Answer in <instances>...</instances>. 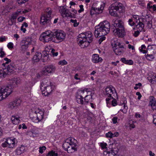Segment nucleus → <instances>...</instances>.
<instances>
[{
    "mask_svg": "<svg viewBox=\"0 0 156 156\" xmlns=\"http://www.w3.org/2000/svg\"><path fill=\"white\" fill-rule=\"evenodd\" d=\"M51 53L52 54L53 56H57L58 55V52H55V50L54 49H52L51 51Z\"/></svg>",
    "mask_w": 156,
    "mask_h": 156,
    "instance_id": "55",
    "label": "nucleus"
},
{
    "mask_svg": "<svg viewBox=\"0 0 156 156\" xmlns=\"http://www.w3.org/2000/svg\"><path fill=\"white\" fill-rule=\"evenodd\" d=\"M70 22L73 23V25L74 27H77L79 24V22H77V20H70Z\"/></svg>",
    "mask_w": 156,
    "mask_h": 156,
    "instance_id": "44",
    "label": "nucleus"
},
{
    "mask_svg": "<svg viewBox=\"0 0 156 156\" xmlns=\"http://www.w3.org/2000/svg\"><path fill=\"white\" fill-rule=\"evenodd\" d=\"M53 32L50 30L46 31L43 32L40 36L39 39L41 41L44 43H49L51 41L54 42L53 38Z\"/></svg>",
    "mask_w": 156,
    "mask_h": 156,
    "instance_id": "7",
    "label": "nucleus"
},
{
    "mask_svg": "<svg viewBox=\"0 0 156 156\" xmlns=\"http://www.w3.org/2000/svg\"><path fill=\"white\" fill-rule=\"evenodd\" d=\"M111 44L115 54L120 55L124 52L125 48L123 44L117 41L116 39L111 40Z\"/></svg>",
    "mask_w": 156,
    "mask_h": 156,
    "instance_id": "5",
    "label": "nucleus"
},
{
    "mask_svg": "<svg viewBox=\"0 0 156 156\" xmlns=\"http://www.w3.org/2000/svg\"><path fill=\"white\" fill-rule=\"evenodd\" d=\"M6 140L7 143H8L9 148H13L16 146V144L15 142V138L13 137L8 138Z\"/></svg>",
    "mask_w": 156,
    "mask_h": 156,
    "instance_id": "21",
    "label": "nucleus"
},
{
    "mask_svg": "<svg viewBox=\"0 0 156 156\" xmlns=\"http://www.w3.org/2000/svg\"><path fill=\"white\" fill-rule=\"evenodd\" d=\"M79 6L80 9L78 10V12L79 13H80L84 11L83 6V5H80Z\"/></svg>",
    "mask_w": 156,
    "mask_h": 156,
    "instance_id": "63",
    "label": "nucleus"
},
{
    "mask_svg": "<svg viewBox=\"0 0 156 156\" xmlns=\"http://www.w3.org/2000/svg\"><path fill=\"white\" fill-rule=\"evenodd\" d=\"M20 117L17 114H15L12 115L11 117V120L12 122L14 124L17 125L20 122Z\"/></svg>",
    "mask_w": 156,
    "mask_h": 156,
    "instance_id": "23",
    "label": "nucleus"
},
{
    "mask_svg": "<svg viewBox=\"0 0 156 156\" xmlns=\"http://www.w3.org/2000/svg\"><path fill=\"white\" fill-rule=\"evenodd\" d=\"M151 51H153L152 49H150V48H147V53L145 54V57L147 59L148 61H151L155 58V56H154L152 54Z\"/></svg>",
    "mask_w": 156,
    "mask_h": 156,
    "instance_id": "18",
    "label": "nucleus"
},
{
    "mask_svg": "<svg viewBox=\"0 0 156 156\" xmlns=\"http://www.w3.org/2000/svg\"><path fill=\"white\" fill-rule=\"evenodd\" d=\"M118 118L117 117H114L112 119V121L114 124H115L117 122Z\"/></svg>",
    "mask_w": 156,
    "mask_h": 156,
    "instance_id": "60",
    "label": "nucleus"
},
{
    "mask_svg": "<svg viewBox=\"0 0 156 156\" xmlns=\"http://www.w3.org/2000/svg\"><path fill=\"white\" fill-rule=\"evenodd\" d=\"M141 31H140L139 30H137L135 31L134 32V33L133 34L134 36L135 37H137L139 35L140 32Z\"/></svg>",
    "mask_w": 156,
    "mask_h": 156,
    "instance_id": "62",
    "label": "nucleus"
},
{
    "mask_svg": "<svg viewBox=\"0 0 156 156\" xmlns=\"http://www.w3.org/2000/svg\"><path fill=\"white\" fill-rule=\"evenodd\" d=\"M53 38H56L60 42L62 41L65 38L66 34L62 30H58L53 32Z\"/></svg>",
    "mask_w": 156,
    "mask_h": 156,
    "instance_id": "11",
    "label": "nucleus"
},
{
    "mask_svg": "<svg viewBox=\"0 0 156 156\" xmlns=\"http://www.w3.org/2000/svg\"><path fill=\"white\" fill-rule=\"evenodd\" d=\"M39 149V153L42 154L43 153V151H45L46 149V148L45 146H43L40 147Z\"/></svg>",
    "mask_w": 156,
    "mask_h": 156,
    "instance_id": "45",
    "label": "nucleus"
},
{
    "mask_svg": "<svg viewBox=\"0 0 156 156\" xmlns=\"http://www.w3.org/2000/svg\"><path fill=\"white\" fill-rule=\"evenodd\" d=\"M92 93H90V95L87 94L86 95L85 97L84 98V102L85 103H88L89 102V101L90 99H92Z\"/></svg>",
    "mask_w": 156,
    "mask_h": 156,
    "instance_id": "37",
    "label": "nucleus"
},
{
    "mask_svg": "<svg viewBox=\"0 0 156 156\" xmlns=\"http://www.w3.org/2000/svg\"><path fill=\"white\" fill-rule=\"evenodd\" d=\"M2 48H1L0 49V57L1 58H3L5 55V54Z\"/></svg>",
    "mask_w": 156,
    "mask_h": 156,
    "instance_id": "50",
    "label": "nucleus"
},
{
    "mask_svg": "<svg viewBox=\"0 0 156 156\" xmlns=\"http://www.w3.org/2000/svg\"><path fill=\"white\" fill-rule=\"evenodd\" d=\"M6 38L5 36H2L0 37V42H2L6 41Z\"/></svg>",
    "mask_w": 156,
    "mask_h": 156,
    "instance_id": "64",
    "label": "nucleus"
},
{
    "mask_svg": "<svg viewBox=\"0 0 156 156\" xmlns=\"http://www.w3.org/2000/svg\"><path fill=\"white\" fill-rule=\"evenodd\" d=\"M128 22L129 24L132 27L135 24V23L133 21V20L131 19H129Z\"/></svg>",
    "mask_w": 156,
    "mask_h": 156,
    "instance_id": "52",
    "label": "nucleus"
},
{
    "mask_svg": "<svg viewBox=\"0 0 156 156\" xmlns=\"http://www.w3.org/2000/svg\"><path fill=\"white\" fill-rule=\"evenodd\" d=\"M42 55L41 53L36 52L33 58L34 62H37L42 58Z\"/></svg>",
    "mask_w": 156,
    "mask_h": 156,
    "instance_id": "27",
    "label": "nucleus"
},
{
    "mask_svg": "<svg viewBox=\"0 0 156 156\" xmlns=\"http://www.w3.org/2000/svg\"><path fill=\"white\" fill-rule=\"evenodd\" d=\"M70 145L69 143L68 142L66 141V140L65 142L63 144L62 147L64 148L65 151H66Z\"/></svg>",
    "mask_w": 156,
    "mask_h": 156,
    "instance_id": "40",
    "label": "nucleus"
},
{
    "mask_svg": "<svg viewBox=\"0 0 156 156\" xmlns=\"http://www.w3.org/2000/svg\"><path fill=\"white\" fill-rule=\"evenodd\" d=\"M113 133L111 132H109L108 133L106 134V136L107 137L112 138L113 137Z\"/></svg>",
    "mask_w": 156,
    "mask_h": 156,
    "instance_id": "53",
    "label": "nucleus"
},
{
    "mask_svg": "<svg viewBox=\"0 0 156 156\" xmlns=\"http://www.w3.org/2000/svg\"><path fill=\"white\" fill-rule=\"evenodd\" d=\"M147 26L148 28L150 29L152 27V21L151 20H148L147 23Z\"/></svg>",
    "mask_w": 156,
    "mask_h": 156,
    "instance_id": "47",
    "label": "nucleus"
},
{
    "mask_svg": "<svg viewBox=\"0 0 156 156\" xmlns=\"http://www.w3.org/2000/svg\"><path fill=\"white\" fill-rule=\"evenodd\" d=\"M105 95L109 97L106 99L107 104L110 102V101L113 99V96H117V93L115 88L112 86H107L105 89Z\"/></svg>",
    "mask_w": 156,
    "mask_h": 156,
    "instance_id": "8",
    "label": "nucleus"
},
{
    "mask_svg": "<svg viewBox=\"0 0 156 156\" xmlns=\"http://www.w3.org/2000/svg\"><path fill=\"white\" fill-rule=\"evenodd\" d=\"M67 9H66V8L64 7V6H62L60 8V9L59 10V12L61 16L62 17H64V14L66 13V11H67Z\"/></svg>",
    "mask_w": 156,
    "mask_h": 156,
    "instance_id": "38",
    "label": "nucleus"
},
{
    "mask_svg": "<svg viewBox=\"0 0 156 156\" xmlns=\"http://www.w3.org/2000/svg\"><path fill=\"white\" fill-rule=\"evenodd\" d=\"M115 9H112L111 8V5L109 7V12L110 14L112 16L114 17H117L118 16V14L116 12L117 11H115Z\"/></svg>",
    "mask_w": 156,
    "mask_h": 156,
    "instance_id": "31",
    "label": "nucleus"
},
{
    "mask_svg": "<svg viewBox=\"0 0 156 156\" xmlns=\"http://www.w3.org/2000/svg\"><path fill=\"white\" fill-rule=\"evenodd\" d=\"M111 8L115 9L116 11H118L120 13H124L125 11V7L123 5L119 2H115L111 5Z\"/></svg>",
    "mask_w": 156,
    "mask_h": 156,
    "instance_id": "12",
    "label": "nucleus"
},
{
    "mask_svg": "<svg viewBox=\"0 0 156 156\" xmlns=\"http://www.w3.org/2000/svg\"><path fill=\"white\" fill-rule=\"evenodd\" d=\"M12 92V89L8 87H0V101L6 98Z\"/></svg>",
    "mask_w": 156,
    "mask_h": 156,
    "instance_id": "10",
    "label": "nucleus"
},
{
    "mask_svg": "<svg viewBox=\"0 0 156 156\" xmlns=\"http://www.w3.org/2000/svg\"><path fill=\"white\" fill-rule=\"evenodd\" d=\"M67 64V62L65 60L60 61L58 62V64L59 65H66Z\"/></svg>",
    "mask_w": 156,
    "mask_h": 156,
    "instance_id": "46",
    "label": "nucleus"
},
{
    "mask_svg": "<svg viewBox=\"0 0 156 156\" xmlns=\"http://www.w3.org/2000/svg\"><path fill=\"white\" fill-rule=\"evenodd\" d=\"M115 154L114 151L112 150L109 151L108 156H114Z\"/></svg>",
    "mask_w": 156,
    "mask_h": 156,
    "instance_id": "49",
    "label": "nucleus"
},
{
    "mask_svg": "<svg viewBox=\"0 0 156 156\" xmlns=\"http://www.w3.org/2000/svg\"><path fill=\"white\" fill-rule=\"evenodd\" d=\"M146 47L144 44L141 45V47L139 48L140 51L143 54H147V50L145 49Z\"/></svg>",
    "mask_w": 156,
    "mask_h": 156,
    "instance_id": "39",
    "label": "nucleus"
},
{
    "mask_svg": "<svg viewBox=\"0 0 156 156\" xmlns=\"http://www.w3.org/2000/svg\"><path fill=\"white\" fill-rule=\"evenodd\" d=\"M28 0H18V3L20 4H22L24 3Z\"/></svg>",
    "mask_w": 156,
    "mask_h": 156,
    "instance_id": "61",
    "label": "nucleus"
},
{
    "mask_svg": "<svg viewBox=\"0 0 156 156\" xmlns=\"http://www.w3.org/2000/svg\"><path fill=\"white\" fill-rule=\"evenodd\" d=\"M47 156H58V154L55 151H51L48 152Z\"/></svg>",
    "mask_w": 156,
    "mask_h": 156,
    "instance_id": "42",
    "label": "nucleus"
},
{
    "mask_svg": "<svg viewBox=\"0 0 156 156\" xmlns=\"http://www.w3.org/2000/svg\"><path fill=\"white\" fill-rule=\"evenodd\" d=\"M4 60L6 62L5 63H3L2 64V67H4L8 65V64H9V63L11 62V60L7 57L5 58H4Z\"/></svg>",
    "mask_w": 156,
    "mask_h": 156,
    "instance_id": "41",
    "label": "nucleus"
},
{
    "mask_svg": "<svg viewBox=\"0 0 156 156\" xmlns=\"http://www.w3.org/2000/svg\"><path fill=\"white\" fill-rule=\"evenodd\" d=\"M113 100L112 101V105L113 106H115L117 105V102L116 100L113 98Z\"/></svg>",
    "mask_w": 156,
    "mask_h": 156,
    "instance_id": "58",
    "label": "nucleus"
},
{
    "mask_svg": "<svg viewBox=\"0 0 156 156\" xmlns=\"http://www.w3.org/2000/svg\"><path fill=\"white\" fill-rule=\"evenodd\" d=\"M123 103H122V105H123V108L124 109H127L128 108L127 106L126 105V101H125V99H123Z\"/></svg>",
    "mask_w": 156,
    "mask_h": 156,
    "instance_id": "59",
    "label": "nucleus"
},
{
    "mask_svg": "<svg viewBox=\"0 0 156 156\" xmlns=\"http://www.w3.org/2000/svg\"><path fill=\"white\" fill-rule=\"evenodd\" d=\"M55 86L48 79L43 80L41 83V89L43 94L48 96L51 93Z\"/></svg>",
    "mask_w": 156,
    "mask_h": 156,
    "instance_id": "4",
    "label": "nucleus"
},
{
    "mask_svg": "<svg viewBox=\"0 0 156 156\" xmlns=\"http://www.w3.org/2000/svg\"><path fill=\"white\" fill-rule=\"evenodd\" d=\"M66 141L68 142L70 145L76 146L77 141L73 137H69L67 139Z\"/></svg>",
    "mask_w": 156,
    "mask_h": 156,
    "instance_id": "28",
    "label": "nucleus"
},
{
    "mask_svg": "<svg viewBox=\"0 0 156 156\" xmlns=\"http://www.w3.org/2000/svg\"><path fill=\"white\" fill-rule=\"evenodd\" d=\"M21 101L20 99L16 100L9 104L8 107L12 109H15L20 105Z\"/></svg>",
    "mask_w": 156,
    "mask_h": 156,
    "instance_id": "17",
    "label": "nucleus"
},
{
    "mask_svg": "<svg viewBox=\"0 0 156 156\" xmlns=\"http://www.w3.org/2000/svg\"><path fill=\"white\" fill-rule=\"evenodd\" d=\"M104 6L103 5H101V6L100 8H96L92 7L90 10V13L91 15H92L95 13V12L101 13L102 12V10L104 9Z\"/></svg>",
    "mask_w": 156,
    "mask_h": 156,
    "instance_id": "19",
    "label": "nucleus"
},
{
    "mask_svg": "<svg viewBox=\"0 0 156 156\" xmlns=\"http://www.w3.org/2000/svg\"><path fill=\"white\" fill-rule=\"evenodd\" d=\"M1 146L3 148L5 147H9V145L8 144V143H7V140L6 139V141L4 142V143H2V144Z\"/></svg>",
    "mask_w": 156,
    "mask_h": 156,
    "instance_id": "48",
    "label": "nucleus"
},
{
    "mask_svg": "<svg viewBox=\"0 0 156 156\" xmlns=\"http://www.w3.org/2000/svg\"><path fill=\"white\" fill-rule=\"evenodd\" d=\"M111 28L110 23L107 21L100 23L95 28L94 34L96 37L105 35L108 33Z\"/></svg>",
    "mask_w": 156,
    "mask_h": 156,
    "instance_id": "1",
    "label": "nucleus"
},
{
    "mask_svg": "<svg viewBox=\"0 0 156 156\" xmlns=\"http://www.w3.org/2000/svg\"><path fill=\"white\" fill-rule=\"evenodd\" d=\"M7 46L9 49H11L13 48V44L12 42H9L8 43Z\"/></svg>",
    "mask_w": 156,
    "mask_h": 156,
    "instance_id": "56",
    "label": "nucleus"
},
{
    "mask_svg": "<svg viewBox=\"0 0 156 156\" xmlns=\"http://www.w3.org/2000/svg\"><path fill=\"white\" fill-rule=\"evenodd\" d=\"M120 61L124 63L129 65H132L133 64V62L132 60H126L125 58H121Z\"/></svg>",
    "mask_w": 156,
    "mask_h": 156,
    "instance_id": "32",
    "label": "nucleus"
},
{
    "mask_svg": "<svg viewBox=\"0 0 156 156\" xmlns=\"http://www.w3.org/2000/svg\"><path fill=\"white\" fill-rule=\"evenodd\" d=\"M137 23H138L136 25L135 27L133 28V30H139L140 31H141L142 30L144 32L145 31V30L144 29V23L142 22H140L139 20V22H138V21H136Z\"/></svg>",
    "mask_w": 156,
    "mask_h": 156,
    "instance_id": "22",
    "label": "nucleus"
},
{
    "mask_svg": "<svg viewBox=\"0 0 156 156\" xmlns=\"http://www.w3.org/2000/svg\"><path fill=\"white\" fill-rule=\"evenodd\" d=\"M141 86L142 84L141 83H136L135 84V86L134 87V89L135 90H137L140 87H141Z\"/></svg>",
    "mask_w": 156,
    "mask_h": 156,
    "instance_id": "57",
    "label": "nucleus"
},
{
    "mask_svg": "<svg viewBox=\"0 0 156 156\" xmlns=\"http://www.w3.org/2000/svg\"><path fill=\"white\" fill-rule=\"evenodd\" d=\"M20 80L19 77H14L12 79L10 82V85L7 86L6 87H8L11 88L13 91V88L17 87L18 85L20 83Z\"/></svg>",
    "mask_w": 156,
    "mask_h": 156,
    "instance_id": "15",
    "label": "nucleus"
},
{
    "mask_svg": "<svg viewBox=\"0 0 156 156\" xmlns=\"http://www.w3.org/2000/svg\"><path fill=\"white\" fill-rule=\"evenodd\" d=\"M7 74L9 75L10 73H13L15 72L16 67L13 63H11L9 65H7L3 67Z\"/></svg>",
    "mask_w": 156,
    "mask_h": 156,
    "instance_id": "14",
    "label": "nucleus"
},
{
    "mask_svg": "<svg viewBox=\"0 0 156 156\" xmlns=\"http://www.w3.org/2000/svg\"><path fill=\"white\" fill-rule=\"evenodd\" d=\"M77 38L79 45L82 48L88 46L90 43L93 41V35L90 31H88L81 33L78 36Z\"/></svg>",
    "mask_w": 156,
    "mask_h": 156,
    "instance_id": "2",
    "label": "nucleus"
},
{
    "mask_svg": "<svg viewBox=\"0 0 156 156\" xmlns=\"http://www.w3.org/2000/svg\"><path fill=\"white\" fill-rule=\"evenodd\" d=\"M89 93H90V91L87 88L79 90L76 95V100L77 102L81 105L85 104L83 100V97H85L86 95L89 94Z\"/></svg>",
    "mask_w": 156,
    "mask_h": 156,
    "instance_id": "9",
    "label": "nucleus"
},
{
    "mask_svg": "<svg viewBox=\"0 0 156 156\" xmlns=\"http://www.w3.org/2000/svg\"><path fill=\"white\" fill-rule=\"evenodd\" d=\"M56 69L55 67L53 65H48L46 66L42 73L44 75H47L49 73L54 72Z\"/></svg>",
    "mask_w": 156,
    "mask_h": 156,
    "instance_id": "13",
    "label": "nucleus"
},
{
    "mask_svg": "<svg viewBox=\"0 0 156 156\" xmlns=\"http://www.w3.org/2000/svg\"><path fill=\"white\" fill-rule=\"evenodd\" d=\"M102 59L99 57L98 54H94L92 55V61L94 63H97L101 62L102 61Z\"/></svg>",
    "mask_w": 156,
    "mask_h": 156,
    "instance_id": "26",
    "label": "nucleus"
},
{
    "mask_svg": "<svg viewBox=\"0 0 156 156\" xmlns=\"http://www.w3.org/2000/svg\"><path fill=\"white\" fill-rule=\"evenodd\" d=\"M153 46L151 47L150 49H152L153 50V51H151V52L154 56L156 57V46L154 45H153Z\"/></svg>",
    "mask_w": 156,
    "mask_h": 156,
    "instance_id": "43",
    "label": "nucleus"
},
{
    "mask_svg": "<svg viewBox=\"0 0 156 156\" xmlns=\"http://www.w3.org/2000/svg\"><path fill=\"white\" fill-rule=\"evenodd\" d=\"M105 35L102 36L99 40L98 43L99 44H100L104 40H105V37L104 36Z\"/></svg>",
    "mask_w": 156,
    "mask_h": 156,
    "instance_id": "54",
    "label": "nucleus"
},
{
    "mask_svg": "<svg viewBox=\"0 0 156 156\" xmlns=\"http://www.w3.org/2000/svg\"><path fill=\"white\" fill-rule=\"evenodd\" d=\"M63 17H69L70 18H75L76 17V16L75 14L72 13L69 11L68 9H67Z\"/></svg>",
    "mask_w": 156,
    "mask_h": 156,
    "instance_id": "30",
    "label": "nucleus"
},
{
    "mask_svg": "<svg viewBox=\"0 0 156 156\" xmlns=\"http://www.w3.org/2000/svg\"><path fill=\"white\" fill-rule=\"evenodd\" d=\"M149 105L151 107L152 109L154 110L156 109V101L155 98L153 96H150L149 98Z\"/></svg>",
    "mask_w": 156,
    "mask_h": 156,
    "instance_id": "25",
    "label": "nucleus"
},
{
    "mask_svg": "<svg viewBox=\"0 0 156 156\" xmlns=\"http://www.w3.org/2000/svg\"><path fill=\"white\" fill-rule=\"evenodd\" d=\"M111 29L114 34L119 37H122L125 35L124 23L121 20L117 19L115 20L112 24Z\"/></svg>",
    "mask_w": 156,
    "mask_h": 156,
    "instance_id": "3",
    "label": "nucleus"
},
{
    "mask_svg": "<svg viewBox=\"0 0 156 156\" xmlns=\"http://www.w3.org/2000/svg\"><path fill=\"white\" fill-rule=\"evenodd\" d=\"M32 38H29L23 39L21 43L23 44L22 46V48L23 49H26L28 47V45L30 44H32Z\"/></svg>",
    "mask_w": 156,
    "mask_h": 156,
    "instance_id": "16",
    "label": "nucleus"
},
{
    "mask_svg": "<svg viewBox=\"0 0 156 156\" xmlns=\"http://www.w3.org/2000/svg\"><path fill=\"white\" fill-rule=\"evenodd\" d=\"M21 10L18 9L16 11L13 13L11 16L10 20L12 22L11 25L13 24V23L15 22V20L16 19L17 17L21 13Z\"/></svg>",
    "mask_w": 156,
    "mask_h": 156,
    "instance_id": "24",
    "label": "nucleus"
},
{
    "mask_svg": "<svg viewBox=\"0 0 156 156\" xmlns=\"http://www.w3.org/2000/svg\"><path fill=\"white\" fill-rule=\"evenodd\" d=\"M43 53L44 55H43V58H42L41 60L43 62H45L49 60V55H48V53L46 51H44L43 52Z\"/></svg>",
    "mask_w": 156,
    "mask_h": 156,
    "instance_id": "34",
    "label": "nucleus"
},
{
    "mask_svg": "<svg viewBox=\"0 0 156 156\" xmlns=\"http://www.w3.org/2000/svg\"><path fill=\"white\" fill-rule=\"evenodd\" d=\"M46 11L42 14L41 18V22L43 25L47 26L50 24V22L51 19V14L52 11L50 8H48Z\"/></svg>",
    "mask_w": 156,
    "mask_h": 156,
    "instance_id": "6",
    "label": "nucleus"
},
{
    "mask_svg": "<svg viewBox=\"0 0 156 156\" xmlns=\"http://www.w3.org/2000/svg\"><path fill=\"white\" fill-rule=\"evenodd\" d=\"M30 134H32L31 136L33 137H34L35 135H38L39 134V132L38 129L37 128L35 129H34L32 130V131L30 132Z\"/></svg>",
    "mask_w": 156,
    "mask_h": 156,
    "instance_id": "36",
    "label": "nucleus"
},
{
    "mask_svg": "<svg viewBox=\"0 0 156 156\" xmlns=\"http://www.w3.org/2000/svg\"><path fill=\"white\" fill-rule=\"evenodd\" d=\"M100 145H101V148L103 149H106L107 148L106 146H107V144L105 143H104V142L101 143L100 144Z\"/></svg>",
    "mask_w": 156,
    "mask_h": 156,
    "instance_id": "51",
    "label": "nucleus"
},
{
    "mask_svg": "<svg viewBox=\"0 0 156 156\" xmlns=\"http://www.w3.org/2000/svg\"><path fill=\"white\" fill-rule=\"evenodd\" d=\"M25 150V147L23 146H21L20 147H18L16 150V154L17 155H20L24 152Z\"/></svg>",
    "mask_w": 156,
    "mask_h": 156,
    "instance_id": "29",
    "label": "nucleus"
},
{
    "mask_svg": "<svg viewBox=\"0 0 156 156\" xmlns=\"http://www.w3.org/2000/svg\"><path fill=\"white\" fill-rule=\"evenodd\" d=\"M7 75V73L6 72L3 67L2 66L0 68V79L5 77Z\"/></svg>",
    "mask_w": 156,
    "mask_h": 156,
    "instance_id": "33",
    "label": "nucleus"
},
{
    "mask_svg": "<svg viewBox=\"0 0 156 156\" xmlns=\"http://www.w3.org/2000/svg\"><path fill=\"white\" fill-rule=\"evenodd\" d=\"M76 146L70 145L66 150V151L69 153H72L76 150L75 148Z\"/></svg>",
    "mask_w": 156,
    "mask_h": 156,
    "instance_id": "35",
    "label": "nucleus"
},
{
    "mask_svg": "<svg viewBox=\"0 0 156 156\" xmlns=\"http://www.w3.org/2000/svg\"><path fill=\"white\" fill-rule=\"evenodd\" d=\"M37 115V119L38 120V122L41 121L44 118V111L43 110H38L35 112Z\"/></svg>",
    "mask_w": 156,
    "mask_h": 156,
    "instance_id": "20",
    "label": "nucleus"
}]
</instances>
